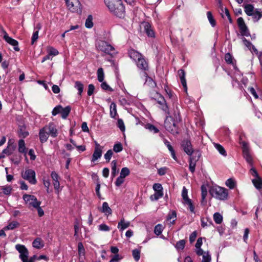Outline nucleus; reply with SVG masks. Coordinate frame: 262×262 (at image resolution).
Wrapping results in <instances>:
<instances>
[{
  "mask_svg": "<svg viewBox=\"0 0 262 262\" xmlns=\"http://www.w3.org/2000/svg\"><path fill=\"white\" fill-rule=\"evenodd\" d=\"M71 110V108L70 106H67L64 108L62 107V109L61 110V113H60L61 115L62 118L63 119L67 118V117H68V116L69 115V114L70 113Z\"/></svg>",
  "mask_w": 262,
  "mask_h": 262,
  "instance_id": "nucleus-33",
  "label": "nucleus"
},
{
  "mask_svg": "<svg viewBox=\"0 0 262 262\" xmlns=\"http://www.w3.org/2000/svg\"><path fill=\"white\" fill-rule=\"evenodd\" d=\"M214 146L221 155L224 156H226L227 155L225 148L221 145L216 143L214 144Z\"/></svg>",
  "mask_w": 262,
  "mask_h": 262,
  "instance_id": "nucleus-43",
  "label": "nucleus"
},
{
  "mask_svg": "<svg viewBox=\"0 0 262 262\" xmlns=\"http://www.w3.org/2000/svg\"><path fill=\"white\" fill-rule=\"evenodd\" d=\"M75 88L78 91V95L81 96L83 90V84L80 81H76L75 82Z\"/></svg>",
  "mask_w": 262,
  "mask_h": 262,
  "instance_id": "nucleus-37",
  "label": "nucleus"
},
{
  "mask_svg": "<svg viewBox=\"0 0 262 262\" xmlns=\"http://www.w3.org/2000/svg\"><path fill=\"white\" fill-rule=\"evenodd\" d=\"M207 18H208L210 25L212 27H214L216 25V21L214 19V18L210 11H208L207 12Z\"/></svg>",
  "mask_w": 262,
  "mask_h": 262,
  "instance_id": "nucleus-39",
  "label": "nucleus"
},
{
  "mask_svg": "<svg viewBox=\"0 0 262 262\" xmlns=\"http://www.w3.org/2000/svg\"><path fill=\"white\" fill-rule=\"evenodd\" d=\"M14 149L15 147L14 145H10L9 144L7 147L3 150V153L6 154L7 155H10L13 153V151L14 150Z\"/></svg>",
  "mask_w": 262,
  "mask_h": 262,
  "instance_id": "nucleus-38",
  "label": "nucleus"
},
{
  "mask_svg": "<svg viewBox=\"0 0 262 262\" xmlns=\"http://www.w3.org/2000/svg\"><path fill=\"white\" fill-rule=\"evenodd\" d=\"M29 135V133L26 130L25 128L23 126L21 127L19 130V136L20 137L26 138Z\"/></svg>",
  "mask_w": 262,
  "mask_h": 262,
  "instance_id": "nucleus-50",
  "label": "nucleus"
},
{
  "mask_svg": "<svg viewBox=\"0 0 262 262\" xmlns=\"http://www.w3.org/2000/svg\"><path fill=\"white\" fill-rule=\"evenodd\" d=\"M32 246L34 248L39 249L43 247L44 242L41 238L37 237L32 242Z\"/></svg>",
  "mask_w": 262,
  "mask_h": 262,
  "instance_id": "nucleus-23",
  "label": "nucleus"
},
{
  "mask_svg": "<svg viewBox=\"0 0 262 262\" xmlns=\"http://www.w3.org/2000/svg\"><path fill=\"white\" fill-rule=\"evenodd\" d=\"M182 146L184 151L188 155H191L193 152V150L191 145V143L189 140H186L182 142Z\"/></svg>",
  "mask_w": 262,
  "mask_h": 262,
  "instance_id": "nucleus-17",
  "label": "nucleus"
},
{
  "mask_svg": "<svg viewBox=\"0 0 262 262\" xmlns=\"http://www.w3.org/2000/svg\"><path fill=\"white\" fill-rule=\"evenodd\" d=\"M237 23L239 29L240 33L242 36H249L250 35L249 30L247 27L243 17H240L237 18Z\"/></svg>",
  "mask_w": 262,
  "mask_h": 262,
  "instance_id": "nucleus-9",
  "label": "nucleus"
},
{
  "mask_svg": "<svg viewBox=\"0 0 262 262\" xmlns=\"http://www.w3.org/2000/svg\"><path fill=\"white\" fill-rule=\"evenodd\" d=\"M211 192L214 197L221 200H226L228 195V190L220 186L212 188Z\"/></svg>",
  "mask_w": 262,
  "mask_h": 262,
  "instance_id": "nucleus-4",
  "label": "nucleus"
},
{
  "mask_svg": "<svg viewBox=\"0 0 262 262\" xmlns=\"http://www.w3.org/2000/svg\"><path fill=\"white\" fill-rule=\"evenodd\" d=\"M78 252L79 258L84 257L85 255V249L82 243L79 242L78 244Z\"/></svg>",
  "mask_w": 262,
  "mask_h": 262,
  "instance_id": "nucleus-36",
  "label": "nucleus"
},
{
  "mask_svg": "<svg viewBox=\"0 0 262 262\" xmlns=\"http://www.w3.org/2000/svg\"><path fill=\"white\" fill-rule=\"evenodd\" d=\"M22 177L28 181L31 184H35L36 183L35 172L32 169H27L22 173Z\"/></svg>",
  "mask_w": 262,
  "mask_h": 262,
  "instance_id": "nucleus-11",
  "label": "nucleus"
},
{
  "mask_svg": "<svg viewBox=\"0 0 262 262\" xmlns=\"http://www.w3.org/2000/svg\"><path fill=\"white\" fill-rule=\"evenodd\" d=\"M178 74L180 78L181 82L183 86L185 91L186 92L187 90L186 81L185 79V73L183 70H180L178 71Z\"/></svg>",
  "mask_w": 262,
  "mask_h": 262,
  "instance_id": "nucleus-20",
  "label": "nucleus"
},
{
  "mask_svg": "<svg viewBox=\"0 0 262 262\" xmlns=\"http://www.w3.org/2000/svg\"><path fill=\"white\" fill-rule=\"evenodd\" d=\"M250 172L253 176L256 177L255 179L252 180V183L254 186L258 189H261L262 188V179L258 176V173L255 168H251Z\"/></svg>",
  "mask_w": 262,
  "mask_h": 262,
  "instance_id": "nucleus-14",
  "label": "nucleus"
},
{
  "mask_svg": "<svg viewBox=\"0 0 262 262\" xmlns=\"http://www.w3.org/2000/svg\"><path fill=\"white\" fill-rule=\"evenodd\" d=\"M123 150V146L121 143L117 142L113 146V151L115 152H121Z\"/></svg>",
  "mask_w": 262,
  "mask_h": 262,
  "instance_id": "nucleus-45",
  "label": "nucleus"
},
{
  "mask_svg": "<svg viewBox=\"0 0 262 262\" xmlns=\"http://www.w3.org/2000/svg\"><path fill=\"white\" fill-rule=\"evenodd\" d=\"M164 143L165 145L168 148V149L169 150V151L170 152L172 158L175 161H177V157L176 156L174 150L173 149V147H172V146L171 145L170 142L168 140H167L166 139H164Z\"/></svg>",
  "mask_w": 262,
  "mask_h": 262,
  "instance_id": "nucleus-25",
  "label": "nucleus"
},
{
  "mask_svg": "<svg viewBox=\"0 0 262 262\" xmlns=\"http://www.w3.org/2000/svg\"><path fill=\"white\" fill-rule=\"evenodd\" d=\"M97 78L99 82H102L104 79V74L102 68H100L97 70Z\"/></svg>",
  "mask_w": 262,
  "mask_h": 262,
  "instance_id": "nucleus-40",
  "label": "nucleus"
},
{
  "mask_svg": "<svg viewBox=\"0 0 262 262\" xmlns=\"http://www.w3.org/2000/svg\"><path fill=\"white\" fill-rule=\"evenodd\" d=\"M18 151L20 153L24 154L25 156L26 157L27 148L23 139H20L18 141Z\"/></svg>",
  "mask_w": 262,
  "mask_h": 262,
  "instance_id": "nucleus-27",
  "label": "nucleus"
},
{
  "mask_svg": "<svg viewBox=\"0 0 262 262\" xmlns=\"http://www.w3.org/2000/svg\"><path fill=\"white\" fill-rule=\"evenodd\" d=\"M226 185L230 189H233L236 186V182L233 179L230 178L226 181Z\"/></svg>",
  "mask_w": 262,
  "mask_h": 262,
  "instance_id": "nucleus-41",
  "label": "nucleus"
},
{
  "mask_svg": "<svg viewBox=\"0 0 262 262\" xmlns=\"http://www.w3.org/2000/svg\"><path fill=\"white\" fill-rule=\"evenodd\" d=\"M109 10L114 15L121 17L124 8L121 0H104Z\"/></svg>",
  "mask_w": 262,
  "mask_h": 262,
  "instance_id": "nucleus-1",
  "label": "nucleus"
},
{
  "mask_svg": "<svg viewBox=\"0 0 262 262\" xmlns=\"http://www.w3.org/2000/svg\"><path fill=\"white\" fill-rule=\"evenodd\" d=\"M15 249L19 252V257L22 262H27L29 253L25 246L20 244H17L15 245Z\"/></svg>",
  "mask_w": 262,
  "mask_h": 262,
  "instance_id": "nucleus-5",
  "label": "nucleus"
},
{
  "mask_svg": "<svg viewBox=\"0 0 262 262\" xmlns=\"http://www.w3.org/2000/svg\"><path fill=\"white\" fill-rule=\"evenodd\" d=\"M182 196L183 200L184 205H188L190 211L192 213H194V207L191 200L188 196V190L185 187H183L182 192Z\"/></svg>",
  "mask_w": 262,
  "mask_h": 262,
  "instance_id": "nucleus-8",
  "label": "nucleus"
},
{
  "mask_svg": "<svg viewBox=\"0 0 262 262\" xmlns=\"http://www.w3.org/2000/svg\"><path fill=\"white\" fill-rule=\"evenodd\" d=\"M241 144L242 146L243 154L244 158L249 164L252 165L253 160L250 154L248 144L245 141L241 142Z\"/></svg>",
  "mask_w": 262,
  "mask_h": 262,
  "instance_id": "nucleus-10",
  "label": "nucleus"
},
{
  "mask_svg": "<svg viewBox=\"0 0 262 262\" xmlns=\"http://www.w3.org/2000/svg\"><path fill=\"white\" fill-rule=\"evenodd\" d=\"M62 109V106L61 105H58L54 107L52 112V115L56 116L59 113H61V110Z\"/></svg>",
  "mask_w": 262,
  "mask_h": 262,
  "instance_id": "nucleus-58",
  "label": "nucleus"
},
{
  "mask_svg": "<svg viewBox=\"0 0 262 262\" xmlns=\"http://www.w3.org/2000/svg\"><path fill=\"white\" fill-rule=\"evenodd\" d=\"M195 161L190 158L189 160V170L192 173L195 171Z\"/></svg>",
  "mask_w": 262,
  "mask_h": 262,
  "instance_id": "nucleus-55",
  "label": "nucleus"
},
{
  "mask_svg": "<svg viewBox=\"0 0 262 262\" xmlns=\"http://www.w3.org/2000/svg\"><path fill=\"white\" fill-rule=\"evenodd\" d=\"M96 47L100 52L108 55L111 57H114L118 53L116 49L112 45L105 41H98L97 43Z\"/></svg>",
  "mask_w": 262,
  "mask_h": 262,
  "instance_id": "nucleus-2",
  "label": "nucleus"
},
{
  "mask_svg": "<svg viewBox=\"0 0 262 262\" xmlns=\"http://www.w3.org/2000/svg\"><path fill=\"white\" fill-rule=\"evenodd\" d=\"M113 155V151L111 149H109L104 154V157L106 161V162H109L112 156Z\"/></svg>",
  "mask_w": 262,
  "mask_h": 262,
  "instance_id": "nucleus-52",
  "label": "nucleus"
},
{
  "mask_svg": "<svg viewBox=\"0 0 262 262\" xmlns=\"http://www.w3.org/2000/svg\"><path fill=\"white\" fill-rule=\"evenodd\" d=\"M163 230V227L161 224H158L156 225L154 229V233L157 235H160Z\"/></svg>",
  "mask_w": 262,
  "mask_h": 262,
  "instance_id": "nucleus-48",
  "label": "nucleus"
},
{
  "mask_svg": "<svg viewBox=\"0 0 262 262\" xmlns=\"http://www.w3.org/2000/svg\"><path fill=\"white\" fill-rule=\"evenodd\" d=\"M136 63L139 69L145 72L144 75L147 77V74L146 72L148 70V63L144 56H142L141 58L137 60Z\"/></svg>",
  "mask_w": 262,
  "mask_h": 262,
  "instance_id": "nucleus-13",
  "label": "nucleus"
},
{
  "mask_svg": "<svg viewBox=\"0 0 262 262\" xmlns=\"http://www.w3.org/2000/svg\"><path fill=\"white\" fill-rule=\"evenodd\" d=\"M251 16L254 21H258L262 17V11L255 9Z\"/></svg>",
  "mask_w": 262,
  "mask_h": 262,
  "instance_id": "nucleus-32",
  "label": "nucleus"
},
{
  "mask_svg": "<svg viewBox=\"0 0 262 262\" xmlns=\"http://www.w3.org/2000/svg\"><path fill=\"white\" fill-rule=\"evenodd\" d=\"M45 129L48 132L50 136L55 138L58 136V132L56 125L53 122H50L45 126Z\"/></svg>",
  "mask_w": 262,
  "mask_h": 262,
  "instance_id": "nucleus-15",
  "label": "nucleus"
},
{
  "mask_svg": "<svg viewBox=\"0 0 262 262\" xmlns=\"http://www.w3.org/2000/svg\"><path fill=\"white\" fill-rule=\"evenodd\" d=\"M19 225V224L17 221H12L9 223V224L4 227V230H13L16 228L18 227Z\"/></svg>",
  "mask_w": 262,
  "mask_h": 262,
  "instance_id": "nucleus-31",
  "label": "nucleus"
},
{
  "mask_svg": "<svg viewBox=\"0 0 262 262\" xmlns=\"http://www.w3.org/2000/svg\"><path fill=\"white\" fill-rule=\"evenodd\" d=\"M98 229L100 231H108L110 230V227L104 224H102L99 225L98 226Z\"/></svg>",
  "mask_w": 262,
  "mask_h": 262,
  "instance_id": "nucleus-59",
  "label": "nucleus"
},
{
  "mask_svg": "<svg viewBox=\"0 0 262 262\" xmlns=\"http://www.w3.org/2000/svg\"><path fill=\"white\" fill-rule=\"evenodd\" d=\"M132 254L135 260L138 261L140 258V250L137 249H134L132 251Z\"/></svg>",
  "mask_w": 262,
  "mask_h": 262,
  "instance_id": "nucleus-49",
  "label": "nucleus"
},
{
  "mask_svg": "<svg viewBox=\"0 0 262 262\" xmlns=\"http://www.w3.org/2000/svg\"><path fill=\"white\" fill-rule=\"evenodd\" d=\"M197 236L196 231H193L189 236V241L191 243H193L195 240Z\"/></svg>",
  "mask_w": 262,
  "mask_h": 262,
  "instance_id": "nucleus-64",
  "label": "nucleus"
},
{
  "mask_svg": "<svg viewBox=\"0 0 262 262\" xmlns=\"http://www.w3.org/2000/svg\"><path fill=\"white\" fill-rule=\"evenodd\" d=\"M211 260V255L208 252H207V253H204L203 254V259L201 262H210Z\"/></svg>",
  "mask_w": 262,
  "mask_h": 262,
  "instance_id": "nucleus-53",
  "label": "nucleus"
},
{
  "mask_svg": "<svg viewBox=\"0 0 262 262\" xmlns=\"http://www.w3.org/2000/svg\"><path fill=\"white\" fill-rule=\"evenodd\" d=\"M177 217V213L175 211H172L170 212L167 215V221L169 222V224L170 225H173L174 224L175 221L176 220Z\"/></svg>",
  "mask_w": 262,
  "mask_h": 262,
  "instance_id": "nucleus-24",
  "label": "nucleus"
},
{
  "mask_svg": "<svg viewBox=\"0 0 262 262\" xmlns=\"http://www.w3.org/2000/svg\"><path fill=\"white\" fill-rule=\"evenodd\" d=\"M48 52L51 56L57 55L59 53L58 51L56 49L52 47L48 48Z\"/></svg>",
  "mask_w": 262,
  "mask_h": 262,
  "instance_id": "nucleus-51",
  "label": "nucleus"
},
{
  "mask_svg": "<svg viewBox=\"0 0 262 262\" xmlns=\"http://www.w3.org/2000/svg\"><path fill=\"white\" fill-rule=\"evenodd\" d=\"M248 90L255 99H257L258 98V95H257L254 88L251 87L248 89Z\"/></svg>",
  "mask_w": 262,
  "mask_h": 262,
  "instance_id": "nucleus-63",
  "label": "nucleus"
},
{
  "mask_svg": "<svg viewBox=\"0 0 262 262\" xmlns=\"http://www.w3.org/2000/svg\"><path fill=\"white\" fill-rule=\"evenodd\" d=\"M213 220L217 224H220L223 220V216L219 212H215L213 216Z\"/></svg>",
  "mask_w": 262,
  "mask_h": 262,
  "instance_id": "nucleus-35",
  "label": "nucleus"
},
{
  "mask_svg": "<svg viewBox=\"0 0 262 262\" xmlns=\"http://www.w3.org/2000/svg\"><path fill=\"white\" fill-rule=\"evenodd\" d=\"M49 136L48 132L45 129V126L40 129L39 137L41 143H43L47 142Z\"/></svg>",
  "mask_w": 262,
  "mask_h": 262,
  "instance_id": "nucleus-18",
  "label": "nucleus"
},
{
  "mask_svg": "<svg viewBox=\"0 0 262 262\" xmlns=\"http://www.w3.org/2000/svg\"><path fill=\"white\" fill-rule=\"evenodd\" d=\"M4 40L9 45H11L12 46H13L14 50L16 51H19V48L18 47V41L13 39L12 38L10 37L7 33L5 32L4 35Z\"/></svg>",
  "mask_w": 262,
  "mask_h": 262,
  "instance_id": "nucleus-16",
  "label": "nucleus"
},
{
  "mask_svg": "<svg viewBox=\"0 0 262 262\" xmlns=\"http://www.w3.org/2000/svg\"><path fill=\"white\" fill-rule=\"evenodd\" d=\"M186 244V241L184 239H182L178 241L176 245V248L178 250H182L184 249L185 246Z\"/></svg>",
  "mask_w": 262,
  "mask_h": 262,
  "instance_id": "nucleus-42",
  "label": "nucleus"
},
{
  "mask_svg": "<svg viewBox=\"0 0 262 262\" xmlns=\"http://www.w3.org/2000/svg\"><path fill=\"white\" fill-rule=\"evenodd\" d=\"M244 10L248 16L252 15L255 11L253 6L251 4L246 5L244 7Z\"/></svg>",
  "mask_w": 262,
  "mask_h": 262,
  "instance_id": "nucleus-28",
  "label": "nucleus"
},
{
  "mask_svg": "<svg viewBox=\"0 0 262 262\" xmlns=\"http://www.w3.org/2000/svg\"><path fill=\"white\" fill-rule=\"evenodd\" d=\"M129 174H130L129 169L127 167H123L121 170L120 176L125 178V177L129 176Z\"/></svg>",
  "mask_w": 262,
  "mask_h": 262,
  "instance_id": "nucleus-46",
  "label": "nucleus"
},
{
  "mask_svg": "<svg viewBox=\"0 0 262 262\" xmlns=\"http://www.w3.org/2000/svg\"><path fill=\"white\" fill-rule=\"evenodd\" d=\"M95 145L94 151L91 159V161L93 162L96 161L101 157L103 149V147L96 141L95 142Z\"/></svg>",
  "mask_w": 262,
  "mask_h": 262,
  "instance_id": "nucleus-12",
  "label": "nucleus"
},
{
  "mask_svg": "<svg viewBox=\"0 0 262 262\" xmlns=\"http://www.w3.org/2000/svg\"><path fill=\"white\" fill-rule=\"evenodd\" d=\"M201 226L203 228L209 227L213 224L212 222L209 218L202 217L201 220Z\"/></svg>",
  "mask_w": 262,
  "mask_h": 262,
  "instance_id": "nucleus-30",
  "label": "nucleus"
},
{
  "mask_svg": "<svg viewBox=\"0 0 262 262\" xmlns=\"http://www.w3.org/2000/svg\"><path fill=\"white\" fill-rule=\"evenodd\" d=\"M85 25L88 28H91L93 26V17L91 15L88 16L85 20Z\"/></svg>",
  "mask_w": 262,
  "mask_h": 262,
  "instance_id": "nucleus-44",
  "label": "nucleus"
},
{
  "mask_svg": "<svg viewBox=\"0 0 262 262\" xmlns=\"http://www.w3.org/2000/svg\"><path fill=\"white\" fill-rule=\"evenodd\" d=\"M117 126L122 132L125 130V125L123 121L121 119H119L117 121Z\"/></svg>",
  "mask_w": 262,
  "mask_h": 262,
  "instance_id": "nucleus-57",
  "label": "nucleus"
},
{
  "mask_svg": "<svg viewBox=\"0 0 262 262\" xmlns=\"http://www.w3.org/2000/svg\"><path fill=\"white\" fill-rule=\"evenodd\" d=\"M130 222L125 221L124 219H121L118 224L117 227L120 231H122L130 226Z\"/></svg>",
  "mask_w": 262,
  "mask_h": 262,
  "instance_id": "nucleus-21",
  "label": "nucleus"
},
{
  "mask_svg": "<svg viewBox=\"0 0 262 262\" xmlns=\"http://www.w3.org/2000/svg\"><path fill=\"white\" fill-rule=\"evenodd\" d=\"M2 190L3 192L6 195H9L11 193L12 191V188L11 186H4L2 187Z\"/></svg>",
  "mask_w": 262,
  "mask_h": 262,
  "instance_id": "nucleus-56",
  "label": "nucleus"
},
{
  "mask_svg": "<svg viewBox=\"0 0 262 262\" xmlns=\"http://www.w3.org/2000/svg\"><path fill=\"white\" fill-rule=\"evenodd\" d=\"M144 127L146 129H148L149 131L152 132L155 134L158 133L159 132V130L158 128H157L155 126L150 123H147L144 124Z\"/></svg>",
  "mask_w": 262,
  "mask_h": 262,
  "instance_id": "nucleus-34",
  "label": "nucleus"
},
{
  "mask_svg": "<svg viewBox=\"0 0 262 262\" xmlns=\"http://www.w3.org/2000/svg\"><path fill=\"white\" fill-rule=\"evenodd\" d=\"M38 38V31H34L33 33L31 38V43L33 45Z\"/></svg>",
  "mask_w": 262,
  "mask_h": 262,
  "instance_id": "nucleus-60",
  "label": "nucleus"
},
{
  "mask_svg": "<svg viewBox=\"0 0 262 262\" xmlns=\"http://www.w3.org/2000/svg\"><path fill=\"white\" fill-rule=\"evenodd\" d=\"M101 212L104 213L107 216L112 214V209L109 207L108 204L107 202L103 203Z\"/></svg>",
  "mask_w": 262,
  "mask_h": 262,
  "instance_id": "nucleus-26",
  "label": "nucleus"
},
{
  "mask_svg": "<svg viewBox=\"0 0 262 262\" xmlns=\"http://www.w3.org/2000/svg\"><path fill=\"white\" fill-rule=\"evenodd\" d=\"M152 188L155 191V193L153 195L150 196V199L151 201H157L163 196V189L162 185L160 183L154 184Z\"/></svg>",
  "mask_w": 262,
  "mask_h": 262,
  "instance_id": "nucleus-7",
  "label": "nucleus"
},
{
  "mask_svg": "<svg viewBox=\"0 0 262 262\" xmlns=\"http://www.w3.org/2000/svg\"><path fill=\"white\" fill-rule=\"evenodd\" d=\"M144 27L146 33L148 37H154L155 36V32L151 28V25L149 23L146 22L144 23Z\"/></svg>",
  "mask_w": 262,
  "mask_h": 262,
  "instance_id": "nucleus-22",
  "label": "nucleus"
},
{
  "mask_svg": "<svg viewBox=\"0 0 262 262\" xmlns=\"http://www.w3.org/2000/svg\"><path fill=\"white\" fill-rule=\"evenodd\" d=\"M125 181V178L123 177H122L121 176H119L116 179L115 184L116 186L119 187Z\"/></svg>",
  "mask_w": 262,
  "mask_h": 262,
  "instance_id": "nucleus-54",
  "label": "nucleus"
},
{
  "mask_svg": "<svg viewBox=\"0 0 262 262\" xmlns=\"http://www.w3.org/2000/svg\"><path fill=\"white\" fill-rule=\"evenodd\" d=\"M128 54L129 57L135 62L143 56L141 53L134 49H130L128 52Z\"/></svg>",
  "mask_w": 262,
  "mask_h": 262,
  "instance_id": "nucleus-19",
  "label": "nucleus"
},
{
  "mask_svg": "<svg viewBox=\"0 0 262 262\" xmlns=\"http://www.w3.org/2000/svg\"><path fill=\"white\" fill-rule=\"evenodd\" d=\"M100 184L99 183H97L96 185V189H95L97 195L99 199H103V198H102L101 194L100 193Z\"/></svg>",
  "mask_w": 262,
  "mask_h": 262,
  "instance_id": "nucleus-61",
  "label": "nucleus"
},
{
  "mask_svg": "<svg viewBox=\"0 0 262 262\" xmlns=\"http://www.w3.org/2000/svg\"><path fill=\"white\" fill-rule=\"evenodd\" d=\"M117 115L116 104L112 102L110 105V116L112 118H115Z\"/></svg>",
  "mask_w": 262,
  "mask_h": 262,
  "instance_id": "nucleus-29",
  "label": "nucleus"
},
{
  "mask_svg": "<svg viewBox=\"0 0 262 262\" xmlns=\"http://www.w3.org/2000/svg\"><path fill=\"white\" fill-rule=\"evenodd\" d=\"M23 199L25 201L26 205L29 209L39 207L41 204V202L38 201L37 198L33 195L25 194L23 196Z\"/></svg>",
  "mask_w": 262,
  "mask_h": 262,
  "instance_id": "nucleus-3",
  "label": "nucleus"
},
{
  "mask_svg": "<svg viewBox=\"0 0 262 262\" xmlns=\"http://www.w3.org/2000/svg\"><path fill=\"white\" fill-rule=\"evenodd\" d=\"M233 57L231 54L228 53L225 54V60L227 63L233 64Z\"/></svg>",
  "mask_w": 262,
  "mask_h": 262,
  "instance_id": "nucleus-47",
  "label": "nucleus"
},
{
  "mask_svg": "<svg viewBox=\"0 0 262 262\" xmlns=\"http://www.w3.org/2000/svg\"><path fill=\"white\" fill-rule=\"evenodd\" d=\"M69 10L72 12H80L81 4L79 0H64Z\"/></svg>",
  "mask_w": 262,
  "mask_h": 262,
  "instance_id": "nucleus-6",
  "label": "nucleus"
},
{
  "mask_svg": "<svg viewBox=\"0 0 262 262\" xmlns=\"http://www.w3.org/2000/svg\"><path fill=\"white\" fill-rule=\"evenodd\" d=\"M95 86L93 84H89L88 86V95L89 96H91L94 91Z\"/></svg>",
  "mask_w": 262,
  "mask_h": 262,
  "instance_id": "nucleus-62",
  "label": "nucleus"
}]
</instances>
